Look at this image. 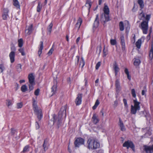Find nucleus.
Returning <instances> with one entry per match:
<instances>
[{
  "mask_svg": "<svg viewBox=\"0 0 153 153\" xmlns=\"http://www.w3.org/2000/svg\"><path fill=\"white\" fill-rule=\"evenodd\" d=\"M66 106H64L62 107L58 113V117H57L56 116L55 114L53 115V124L56 123L57 125L59 127V125L60 124L61 122V118L63 115H65L66 116Z\"/></svg>",
  "mask_w": 153,
  "mask_h": 153,
  "instance_id": "obj_1",
  "label": "nucleus"
},
{
  "mask_svg": "<svg viewBox=\"0 0 153 153\" xmlns=\"http://www.w3.org/2000/svg\"><path fill=\"white\" fill-rule=\"evenodd\" d=\"M104 12V15L102 14L101 16L100 21L102 23H103L104 25L106 22L110 20L109 16V10L108 7L107 5H105L103 9Z\"/></svg>",
  "mask_w": 153,
  "mask_h": 153,
  "instance_id": "obj_2",
  "label": "nucleus"
},
{
  "mask_svg": "<svg viewBox=\"0 0 153 153\" xmlns=\"http://www.w3.org/2000/svg\"><path fill=\"white\" fill-rule=\"evenodd\" d=\"M87 148L89 149L94 150L99 148L100 143L94 139H89L87 141Z\"/></svg>",
  "mask_w": 153,
  "mask_h": 153,
  "instance_id": "obj_3",
  "label": "nucleus"
},
{
  "mask_svg": "<svg viewBox=\"0 0 153 153\" xmlns=\"http://www.w3.org/2000/svg\"><path fill=\"white\" fill-rule=\"evenodd\" d=\"M33 106L34 113L35 115L37 116L38 120L40 121L43 117L42 110L41 109L39 108L35 101L33 103Z\"/></svg>",
  "mask_w": 153,
  "mask_h": 153,
  "instance_id": "obj_4",
  "label": "nucleus"
},
{
  "mask_svg": "<svg viewBox=\"0 0 153 153\" xmlns=\"http://www.w3.org/2000/svg\"><path fill=\"white\" fill-rule=\"evenodd\" d=\"M134 105H131V114H135L137 111L140 110V102L137 101V99L133 100Z\"/></svg>",
  "mask_w": 153,
  "mask_h": 153,
  "instance_id": "obj_5",
  "label": "nucleus"
},
{
  "mask_svg": "<svg viewBox=\"0 0 153 153\" xmlns=\"http://www.w3.org/2000/svg\"><path fill=\"white\" fill-rule=\"evenodd\" d=\"M123 146L124 147H126L127 149L130 148H131L134 152L135 151L134 145L133 142L130 140H128L125 141L123 144Z\"/></svg>",
  "mask_w": 153,
  "mask_h": 153,
  "instance_id": "obj_6",
  "label": "nucleus"
},
{
  "mask_svg": "<svg viewBox=\"0 0 153 153\" xmlns=\"http://www.w3.org/2000/svg\"><path fill=\"white\" fill-rule=\"evenodd\" d=\"M140 27L143 30V33L144 34H146L148 29V22L143 21L142 22L140 26Z\"/></svg>",
  "mask_w": 153,
  "mask_h": 153,
  "instance_id": "obj_7",
  "label": "nucleus"
},
{
  "mask_svg": "<svg viewBox=\"0 0 153 153\" xmlns=\"http://www.w3.org/2000/svg\"><path fill=\"white\" fill-rule=\"evenodd\" d=\"M11 50L12 51L10 53L9 56L10 58V62L11 63H13L15 61V52L16 50V48L14 46H13L11 47Z\"/></svg>",
  "mask_w": 153,
  "mask_h": 153,
  "instance_id": "obj_8",
  "label": "nucleus"
},
{
  "mask_svg": "<svg viewBox=\"0 0 153 153\" xmlns=\"http://www.w3.org/2000/svg\"><path fill=\"white\" fill-rule=\"evenodd\" d=\"M84 140L81 137L76 138L74 141V144L76 147H79V146L84 143Z\"/></svg>",
  "mask_w": 153,
  "mask_h": 153,
  "instance_id": "obj_9",
  "label": "nucleus"
},
{
  "mask_svg": "<svg viewBox=\"0 0 153 153\" xmlns=\"http://www.w3.org/2000/svg\"><path fill=\"white\" fill-rule=\"evenodd\" d=\"M82 94H79L77 95V97L75 100V103L76 105H79L81 104Z\"/></svg>",
  "mask_w": 153,
  "mask_h": 153,
  "instance_id": "obj_10",
  "label": "nucleus"
},
{
  "mask_svg": "<svg viewBox=\"0 0 153 153\" xmlns=\"http://www.w3.org/2000/svg\"><path fill=\"white\" fill-rule=\"evenodd\" d=\"M144 150L146 153H152L153 152V145L151 146H144Z\"/></svg>",
  "mask_w": 153,
  "mask_h": 153,
  "instance_id": "obj_11",
  "label": "nucleus"
},
{
  "mask_svg": "<svg viewBox=\"0 0 153 153\" xmlns=\"http://www.w3.org/2000/svg\"><path fill=\"white\" fill-rule=\"evenodd\" d=\"M9 10L7 8H5L3 10V12L2 14V18L3 19L6 20L7 19V18L9 17L8 13Z\"/></svg>",
  "mask_w": 153,
  "mask_h": 153,
  "instance_id": "obj_12",
  "label": "nucleus"
},
{
  "mask_svg": "<svg viewBox=\"0 0 153 153\" xmlns=\"http://www.w3.org/2000/svg\"><path fill=\"white\" fill-rule=\"evenodd\" d=\"M48 140L47 139L44 140L43 143L42 145V146L44 149V150L42 152L43 153L45 152L46 150L48 149Z\"/></svg>",
  "mask_w": 153,
  "mask_h": 153,
  "instance_id": "obj_13",
  "label": "nucleus"
},
{
  "mask_svg": "<svg viewBox=\"0 0 153 153\" xmlns=\"http://www.w3.org/2000/svg\"><path fill=\"white\" fill-rule=\"evenodd\" d=\"M113 70L115 72V76H117L118 73L120 71V68L118 67V65L116 62H115L113 65Z\"/></svg>",
  "mask_w": 153,
  "mask_h": 153,
  "instance_id": "obj_14",
  "label": "nucleus"
},
{
  "mask_svg": "<svg viewBox=\"0 0 153 153\" xmlns=\"http://www.w3.org/2000/svg\"><path fill=\"white\" fill-rule=\"evenodd\" d=\"M115 85L116 87V91L117 93H119L121 90V86L120 82L118 79H117L115 81Z\"/></svg>",
  "mask_w": 153,
  "mask_h": 153,
  "instance_id": "obj_15",
  "label": "nucleus"
},
{
  "mask_svg": "<svg viewBox=\"0 0 153 153\" xmlns=\"http://www.w3.org/2000/svg\"><path fill=\"white\" fill-rule=\"evenodd\" d=\"M120 39L121 40L120 43L122 46V50L124 51L125 49V43L124 37L123 35H122L120 36Z\"/></svg>",
  "mask_w": 153,
  "mask_h": 153,
  "instance_id": "obj_16",
  "label": "nucleus"
},
{
  "mask_svg": "<svg viewBox=\"0 0 153 153\" xmlns=\"http://www.w3.org/2000/svg\"><path fill=\"white\" fill-rule=\"evenodd\" d=\"M53 82L54 84L52 88L51 92H53L51 95L52 96L56 92L57 89L56 84L57 83L56 80L54 79Z\"/></svg>",
  "mask_w": 153,
  "mask_h": 153,
  "instance_id": "obj_17",
  "label": "nucleus"
},
{
  "mask_svg": "<svg viewBox=\"0 0 153 153\" xmlns=\"http://www.w3.org/2000/svg\"><path fill=\"white\" fill-rule=\"evenodd\" d=\"M29 82L30 84H34V77L32 74H30L28 75V76Z\"/></svg>",
  "mask_w": 153,
  "mask_h": 153,
  "instance_id": "obj_18",
  "label": "nucleus"
},
{
  "mask_svg": "<svg viewBox=\"0 0 153 153\" xmlns=\"http://www.w3.org/2000/svg\"><path fill=\"white\" fill-rule=\"evenodd\" d=\"M99 25V15L97 14L96 16V18L94 21L93 25V27L94 28L97 27Z\"/></svg>",
  "mask_w": 153,
  "mask_h": 153,
  "instance_id": "obj_19",
  "label": "nucleus"
},
{
  "mask_svg": "<svg viewBox=\"0 0 153 153\" xmlns=\"http://www.w3.org/2000/svg\"><path fill=\"white\" fill-rule=\"evenodd\" d=\"M33 25H31L28 27L27 29L25 30V33L27 35H29L31 33L33 30Z\"/></svg>",
  "mask_w": 153,
  "mask_h": 153,
  "instance_id": "obj_20",
  "label": "nucleus"
},
{
  "mask_svg": "<svg viewBox=\"0 0 153 153\" xmlns=\"http://www.w3.org/2000/svg\"><path fill=\"white\" fill-rule=\"evenodd\" d=\"M92 120H93V122L94 124H97L99 121V120L98 118L97 117V116L96 114H93V116L92 117Z\"/></svg>",
  "mask_w": 153,
  "mask_h": 153,
  "instance_id": "obj_21",
  "label": "nucleus"
},
{
  "mask_svg": "<svg viewBox=\"0 0 153 153\" xmlns=\"http://www.w3.org/2000/svg\"><path fill=\"white\" fill-rule=\"evenodd\" d=\"M43 48V42L41 41L40 42V48L38 51V54L39 56H40L42 53V51Z\"/></svg>",
  "mask_w": 153,
  "mask_h": 153,
  "instance_id": "obj_22",
  "label": "nucleus"
},
{
  "mask_svg": "<svg viewBox=\"0 0 153 153\" xmlns=\"http://www.w3.org/2000/svg\"><path fill=\"white\" fill-rule=\"evenodd\" d=\"M53 26V24L51 22L48 26V27L47 28L48 32L47 33L48 34H50L52 30V29Z\"/></svg>",
  "mask_w": 153,
  "mask_h": 153,
  "instance_id": "obj_23",
  "label": "nucleus"
},
{
  "mask_svg": "<svg viewBox=\"0 0 153 153\" xmlns=\"http://www.w3.org/2000/svg\"><path fill=\"white\" fill-rule=\"evenodd\" d=\"M82 19L80 18H79L77 22V23H76V27H78V29H79L80 27V26H81V25L82 24Z\"/></svg>",
  "mask_w": 153,
  "mask_h": 153,
  "instance_id": "obj_24",
  "label": "nucleus"
},
{
  "mask_svg": "<svg viewBox=\"0 0 153 153\" xmlns=\"http://www.w3.org/2000/svg\"><path fill=\"white\" fill-rule=\"evenodd\" d=\"M141 44V40L140 39H139L136 43V45L137 48L138 49L140 48Z\"/></svg>",
  "mask_w": 153,
  "mask_h": 153,
  "instance_id": "obj_25",
  "label": "nucleus"
},
{
  "mask_svg": "<svg viewBox=\"0 0 153 153\" xmlns=\"http://www.w3.org/2000/svg\"><path fill=\"white\" fill-rule=\"evenodd\" d=\"M13 5L17 8H20V5L18 0H13Z\"/></svg>",
  "mask_w": 153,
  "mask_h": 153,
  "instance_id": "obj_26",
  "label": "nucleus"
},
{
  "mask_svg": "<svg viewBox=\"0 0 153 153\" xmlns=\"http://www.w3.org/2000/svg\"><path fill=\"white\" fill-rule=\"evenodd\" d=\"M18 46L20 48H21L22 47L24 42L22 38H21L18 40Z\"/></svg>",
  "mask_w": 153,
  "mask_h": 153,
  "instance_id": "obj_27",
  "label": "nucleus"
},
{
  "mask_svg": "<svg viewBox=\"0 0 153 153\" xmlns=\"http://www.w3.org/2000/svg\"><path fill=\"white\" fill-rule=\"evenodd\" d=\"M120 124L119 126L120 127V129L122 131H124L126 129L124 127V124L122 122L121 120L120 119Z\"/></svg>",
  "mask_w": 153,
  "mask_h": 153,
  "instance_id": "obj_28",
  "label": "nucleus"
},
{
  "mask_svg": "<svg viewBox=\"0 0 153 153\" xmlns=\"http://www.w3.org/2000/svg\"><path fill=\"white\" fill-rule=\"evenodd\" d=\"M149 56L150 59L152 60L153 58V47L152 46L149 51Z\"/></svg>",
  "mask_w": 153,
  "mask_h": 153,
  "instance_id": "obj_29",
  "label": "nucleus"
},
{
  "mask_svg": "<svg viewBox=\"0 0 153 153\" xmlns=\"http://www.w3.org/2000/svg\"><path fill=\"white\" fill-rule=\"evenodd\" d=\"M137 2L139 5L141 9H142L144 7V4H143V0H138Z\"/></svg>",
  "mask_w": 153,
  "mask_h": 153,
  "instance_id": "obj_30",
  "label": "nucleus"
},
{
  "mask_svg": "<svg viewBox=\"0 0 153 153\" xmlns=\"http://www.w3.org/2000/svg\"><path fill=\"white\" fill-rule=\"evenodd\" d=\"M140 62H141L140 59H135L134 63V65L136 66H138L139 65Z\"/></svg>",
  "mask_w": 153,
  "mask_h": 153,
  "instance_id": "obj_31",
  "label": "nucleus"
},
{
  "mask_svg": "<svg viewBox=\"0 0 153 153\" xmlns=\"http://www.w3.org/2000/svg\"><path fill=\"white\" fill-rule=\"evenodd\" d=\"M85 6L88 7V9L89 10L91 6V1L90 0H87Z\"/></svg>",
  "mask_w": 153,
  "mask_h": 153,
  "instance_id": "obj_32",
  "label": "nucleus"
},
{
  "mask_svg": "<svg viewBox=\"0 0 153 153\" xmlns=\"http://www.w3.org/2000/svg\"><path fill=\"white\" fill-rule=\"evenodd\" d=\"M42 5L41 4V2L39 1L38 2V5L37 7V12H40L42 8Z\"/></svg>",
  "mask_w": 153,
  "mask_h": 153,
  "instance_id": "obj_33",
  "label": "nucleus"
},
{
  "mask_svg": "<svg viewBox=\"0 0 153 153\" xmlns=\"http://www.w3.org/2000/svg\"><path fill=\"white\" fill-rule=\"evenodd\" d=\"M120 30V31H123L124 30V26L123 22L122 21L120 22L119 24Z\"/></svg>",
  "mask_w": 153,
  "mask_h": 153,
  "instance_id": "obj_34",
  "label": "nucleus"
},
{
  "mask_svg": "<svg viewBox=\"0 0 153 153\" xmlns=\"http://www.w3.org/2000/svg\"><path fill=\"white\" fill-rule=\"evenodd\" d=\"M27 90V86L25 85H23L21 87V90L22 92H25Z\"/></svg>",
  "mask_w": 153,
  "mask_h": 153,
  "instance_id": "obj_35",
  "label": "nucleus"
},
{
  "mask_svg": "<svg viewBox=\"0 0 153 153\" xmlns=\"http://www.w3.org/2000/svg\"><path fill=\"white\" fill-rule=\"evenodd\" d=\"M85 62L84 58L81 57V60L80 61L79 63V65H82V68L85 65Z\"/></svg>",
  "mask_w": 153,
  "mask_h": 153,
  "instance_id": "obj_36",
  "label": "nucleus"
},
{
  "mask_svg": "<svg viewBox=\"0 0 153 153\" xmlns=\"http://www.w3.org/2000/svg\"><path fill=\"white\" fill-rule=\"evenodd\" d=\"M17 71L19 72H20L22 71V65L20 64L17 65L16 67Z\"/></svg>",
  "mask_w": 153,
  "mask_h": 153,
  "instance_id": "obj_37",
  "label": "nucleus"
},
{
  "mask_svg": "<svg viewBox=\"0 0 153 153\" xmlns=\"http://www.w3.org/2000/svg\"><path fill=\"white\" fill-rule=\"evenodd\" d=\"M125 74L127 75L128 78L130 80L131 79V76H129V73L128 69L126 68L125 70Z\"/></svg>",
  "mask_w": 153,
  "mask_h": 153,
  "instance_id": "obj_38",
  "label": "nucleus"
},
{
  "mask_svg": "<svg viewBox=\"0 0 153 153\" xmlns=\"http://www.w3.org/2000/svg\"><path fill=\"white\" fill-rule=\"evenodd\" d=\"M29 146L28 145H27L25 146L22 152L25 153L29 151Z\"/></svg>",
  "mask_w": 153,
  "mask_h": 153,
  "instance_id": "obj_39",
  "label": "nucleus"
},
{
  "mask_svg": "<svg viewBox=\"0 0 153 153\" xmlns=\"http://www.w3.org/2000/svg\"><path fill=\"white\" fill-rule=\"evenodd\" d=\"M5 68L3 64H0V74L2 73L5 70Z\"/></svg>",
  "mask_w": 153,
  "mask_h": 153,
  "instance_id": "obj_40",
  "label": "nucleus"
},
{
  "mask_svg": "<svg viewBox=\"0 0 153 153\" xmlns=\"http://www.w3.org/2000/svg\"><path fill=\"white\" fill-rule=\"evenodd\" d=\"M21 53L22 56H25V53L24 52V50L23 48H20L18 50Z\"/></svg>",
  "mask_w": 153,
  "mask_h": 153,
  "instance_id": "obj_41",
  "label": "nucleus"
},
{
  "mask_svg": "<svg viewBox=\"0 0 153 153\" xmlns=\"http://www.w3.org/2000/svg\"><path fill=\"white\" fill-rule=\"evenodd\" d=\"M123 102L124 104L125 108H127L128 107V105L127 104V100L125 99H123Z\"/></svg>",
  "mask_w": 153,
  "mask_h": 153,
  "instance_id": "obj_42",
  "label": "nucleus"
},
{
  "mask_svg": "<svg viewBox=\"0 0 153 153\" xmlns=\"http://www.w3.org/2000/svg\"><path fill=\"white\" fill-rule=\"evenodd\" d=\"M131 93L132 96L135 98L136 97V94L135 93V91L134 89H132L131 90Z\"/></svg>",
  "mask_w": 153,
  "mask_h": 153,
  "instance_id": "obj_43",
  "label": "nucleus"
},
{
  "mask_svg": "<svg viewBox=\"0 0 153 153\" xmlns=\"http://www.w3.org/2000/svg\"><path fill=\"white\" fill-rule=\"evenodd\" d=\"M150 17L151 15L150 14L146 15L145 17L146 21H145L146 22H147L148 23L150 19Z\"/></svg>",
  "mask_w": 153,
  "mask_h": 153,
  "instance_id": "obj_44",
  "label": "nucleus"
},
{
  "mask_svg": "<svg viewBox=\"0 0 153 153\" xmlns=\"http://www.w3.org/2000/svg\"><path fill=\"white\" fill-rule=\"evenodd\" d=\"M6 103L7 106L9 107L12 105L11 101L9 100H6Z\"/></svg>",
  "mask_w": 153,
  "mask_h": 153,
  "instance_id": "obj_45",
  "label": "nucleus"
},
{
  "mask_svg": "<svg viewBox=\"0 0 153 153\" xmlns=\"http://www.w3.org/2000/svg\"><path fill=\"white\" fill-rule=\"evenodd\" d=\"M110 42L111 44L112 45H115L116 44V41L115 39H111Z\"/></svg>",
  "mask_w": 153,
  "mask_h": 153,
  "instance_id": "obj_46",
  "label": "nucleus"
},
{
  "mask_svg": "<svg viewBox=\"0 0 153 153\" xmlns=\"http://www.w3.org/2000/svg\"><path fill=\"white\" fill-rule=\"evenodd\" d=\"M35 84H30L29 85V89L30 90V91H32L33 89V85Z\"/></svg>",
  "mask_w": 153,
  "mask_h": 153,
  "instance_id": "obj_47",
  "label": "nucleus"
},
{
  "mask_svg": "<svg viewBox=\"0 0 153 153\" xmlns=\"http://www.w3.org/2000/svg\"><path fill=\"white\" fill-rule=\"evenodd\" d=\"M101 65V62H98V63L97 64L96 66H95V68L96 70H97L99 68V67Z\"/></svg>",
  "mask_w": 153,
  "mask_h": 153,
  "instance_id": "obj_48",
  "label": "nucleus"
},
{
  "mask_svg": "<svg viewBox=\"0 0 153 153\" xmlns=\"http://www.w3.org/2000/svg\"><path fill=\"white\" fill-rule=\"evenodd\" d=\"M133 38L131 40V42L132 43H134L135 42V34L133 35Z\"/></svg>",
  "mask_w": 153,
  "mask_h": 153,
  "instance_id": "obj_49",
  "label": "nucleus"
},
{
  "mask_svg": "<svg viewBox=\"0 0 153 153\" xmlns=\"http://www.w3.org/2000/svg\"><path fill=\"white\" fill-rule=\"evenodd\" d=\"M40 90L39 89H37L34 92V94L36 96L39 95Z\"/></svg>",
  "mask_w": 153,
  "mask_h": 153,
  "instance_id": "obj_50",
  "label": "nucleus"
},
{
  "mask_svg": "<svg viewBox=\"0 0 153 153\" xmlns=\"http://www.w3.org/2000/svg\"><path fill=\"white\" fill-rule=\"evenodd\" d=\"M11 133L12 135H14V134L16 132V131L13 128H12L11 129Z\"/></svg>",
  "mask_w": 153,
  "mask_h": 153,
  "instance_id": "obj_51",
  "label": "nucleus"
},
{
  "mask_svg": "<svg viewBox=\"0 0 153 153\" xmlns=\"http://www.w3.org/2000/svg\"><path fill=\"white\" fill-rule=\"evenodd\" d=\"M53 48H52L48 53V55H51L52 53L53 52Z\"/></svg>",
  "mask_w": 153,
  "mask_h": 153,
  "instance_id": "obj_52",
  "label": "nucleus"
},
{
  "mask_svg": "<svg viewBox=\"0 0 153 153\" xmlns=\"http://www.w3.org/2000/svg\"><path fill=\"white\" fill-rule=\"evenodd\" d=\"M18 108H21L22 106V104L21 102L18 103L17 104Z\"/></svg>",
  "mask_w": 153,
  "mask_h": 153,
  "instance_id": "obj_53",
  "label": "nucleus"
},
{
  "mask_svg": "<svg viewBox=\"0 0 153 153\" xmlns=\"http://www.w3.org/2000/svg\"><path fill=\"white\" fill-rule=\"evenodd\" d=\"M15 91H16L19 88V85L18 83H16L15 85Z\"/></svg>",
  "mask_w": 153,
  "mask_h": 153,
  "instance_id": "obj_54",
  "label": "nucleus"
},
{
  "mask_svg": "<svg viewBox=\"0 0 153 153\" xmlns=\"http://www.w3.org/2000/svg\"><path fill=\"white\" fill-rule=\"evenodd\" d=\"M107 54V50H105L104 47L103 50V54L104 56H106Z\"/></svg>",
  "mask_w": 153,
  "mask_h": 153,
  "instance_id": "obj_55",
  "label": "nucleus"
},
{
  "mask_svg": "<svg viewBox=\"0 0 153 153\" xmlns=\"http://www.w3.org/2000/svg\"><path fill=\"white\" fill-rule=\"evenodd\" d=\"M36 129H38L39 128V124L37 121L36 122Z\"/></svg>",
  "mask_w": 153,
  "mask_h": 153,
  "instance_id": "obj_56",
  "label": "nucleus"
},
{
  "mask_svg": "<svg viewBox=\"0 0 153 153\" xmlns=\"http://www.w3.org/2000/svg\"><path fill=\"white\" fill-rule=\"evenodd\" d=\"M151 134V132L149 131L147 132L145 134V136H146V135H148V136H149Z\"/></svg>",
  "mask_w": 153,
  "mask_h": 153,
  "instance_id": "obj_57",
  "label": "nucleus"
},
{
  "mask_svg": "<svg viewBox=\"0 0 153 153\" xmlns=\"http://www.w3.org/2000/svg\"><path fill=\"white\" fill-rule=\"evenodd\" d=\"M117 105H118V102L117 100H116L114 102V103L113 105V106L115 107H117Z\"/></svg>",
  "mask_w": 153,
  "mask_h": 153,
  "instance_id": "obj_58",
  "label": "nucleus"
},
{
  "mask_svg": "<svg viewBox=\"0 0 153 153\" xmlns=\"http://www.w3.org/2000/svg\"><path fill=\"white\" fill-rule=\"evenodd\" d=\"M140 16H141V19L142 18H144L145 17V14L142 11V12L140 13Z\"/></svg>",
  "mask_w": 153,
  "mask_h": 153,
  "instance_id": "obj_59",
  "label": "nucleus"
},
{
  "mask_svg": "<svg viewBox=\"0 0 153 153\" xmlns=\"http://www.w3.org/2000/svg\"><path fill=\"white\" fill-rule=\"evenodd\" d=\"M100 104V102L98 100H97L95 102L94 105L97 106H98Z\"/></svg>",
  "mask_w": 153,
  "mask_h": 153,
  "instance_id": "obj_60",
  "label": "nucleus"
},
{
  "mask_svg": "<svg viewBox=\"0 0 153 153\" xmlns=\"http://www.w3.org/2000/svg\"><path fill=\"white\" fill-rule=\"evenodd\" d=\"M76 57L77 58V62L76 63V65H77L78 64V62H79V56H76Z\"/></svg>",
  "mask_w": 153,
  "mask_h": 153,
  "instance_id": "obj_61",
  "label": "nucleus"
},
{
  "mask_svg": "<svg viewBox=\"0 0 153 153\" xmlns=\"http://www.w3.org/2000/svg\"><path fill=\"white\" fill-rule=\"evenodd\" d=\"M146 91H145L144 90H143L142 91L141 94L142 95H144L145 94V92Z\"/></svg>",
  "mask_w": 153,
  "mask_h": 153,
  "instance_id": "obj_62",
  "label": "nucleus"
},
{
  "mask_svg": "<svg viewBox=\"0 0 153 153\" xmlns=\"http://www.w3.org/2000/svg\"><path fill=\"white\" fill-rule=\"evenodd\" d=\"M80 39V37H79L77 38L76 40V42L77 43L78 42H79V40Z\"/></svg>",
  "mask_w": 153,
  "mask_h": 153,
  "instance_id": "obj_63",
  "label": "nucleus"
},
{
  "mask_svg": "<svg viewBox=\"0 0 153 153\" xmlns=\"http://www.w3.org/2000/svg\"><path fill=\"white\" fill-rule=\"evenodd\" d=\"M97 106H96L95 105H94V106H93V107H92V109L93 110H95V109H96V108H97Z\"/></svg>",
  "mask_w": 153,
  "mask_h": 153,
  "instance_id": "obj_64",
  "label": "nucleus"
}]
</instances>
